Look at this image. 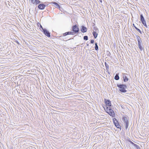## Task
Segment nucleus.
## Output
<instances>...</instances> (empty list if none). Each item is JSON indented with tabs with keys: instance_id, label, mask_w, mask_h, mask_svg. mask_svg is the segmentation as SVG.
Wrapping results in <instances>:
<instances>
[{
	"instance_id": "nucleus-1",
	"label": "nucleus",
	"mask_w": 149,
	"mask_h": 149,
	"mask_svg": "<svg viewBox=\"0 0 149 149\" xmlns=\"http://www.w3.org/2000/svg\"><path fill=\"white\" fill-rule=\"evenodd\" d=\"M122 120L125 123V129L126 130H127L129 125V117L127 115H124L122 117Z\"/></svg>"
},
{
	"instance_id": "nucleus-2",
	"label": "nucleus",
	"mask_w": 149,
	"mask_h": 149,
	"mask_svg": "<svg viewBox=\"0 0 149 149\" xmlns=\"http://www.w3.org/2000/svg\"><path fill=\"white\" fill-rule=\"evenodd\" d=\"M113 121L115 126L117 128L121 130V127L117 119L115 118H113Z\"/></svg>"
},
{
	"instance_id": "nucleus-3",
	"label": "nucleus",
	"mask_w": 149,
	"mask_h": 149,
	"mask_svg": "<svg viewBox=\"0 0 149 149\" xmlns=\"http://www.w3.org/2000/svg\"><path fill=\"white\" fill-rule=\"evenodd\" d=\"M118 86L120 88L119 90L122 92L125 93L126 90L125 89L126 88V86L124 85H118Z\"/></svg>"
},
{
	"instance_id": "nucleus-4",
	"label": "nucleus",
	"mask_w": 149,
	"mask_h": 149,
	"mask_svg": "<svg viewBox=\"0 0 149 149\" xmlns=\"http://www.w3.org/2000/svg\"><path fill=\"white\" fill-rule=\"evenodd\" d=\"M141 19L140 20L141 21L143 24L146 27L147 25L146 24V22L145 21L144 18L142 14L140 15Z\"/></svg>"
},
{
	"instance_id": "nucleus-5",
	"label": "nucleus",
	"mask_w": 149,
	"mask_h": 149,
	"mask_svg": "<svg viewBox=\"0 0 149 149\" xmlns=\"http://www.w3.org/2000/svg\"><path fill=\"white\" fill-rule=\"evenodd\" d=\"M72 30L76 33L79 32V29L76 25H75L72 27Z\"/></svg>"
},
{
	"instance_id": "nucleus-6",
	"label": "nucleus",
	"mask_w": 149,
	"mask_h": 149,
	"mask_svg": "<svg viewBox=\"0 0 149 149\" xmlns=\"http://www.w3.org/2000/svg\"><path fill=\"white\" fill-rule=\"evenodd\" d=\"M43 31L44 33L46 36L48 37H50V33L46 29H43Z\"/></svg>"
},
{
	"instance_id": "nucleus-7",
	"label": "nucleus",
	"mask_w": 149,
	"mask_h": 149,
	"mask_svg": "<svg viewBox=\"0 0 149 149\" xmlns=\"http://www.w3.org/2000/svg\"><path fill=\"white\" fill-rule=\"evenodd\" d=\"M106 104V105L107 106H111V102L109 100H108L106 99L104 100Z\"/></svg>"
},
{
	"instance_id": "nucleus-8",
	"label": "nucleus",
	"mask_w": 149,
	"mask_h": 149,
	"mask_svg": "<svg viewBox=\"0 0 149 149\" xmlns=\"http://www.w3.org/2000/svg\"><path fill=\"white\" fill-rule=\"evenodd\" d=\"M98 32V30H93V35L94 37L95 38H96L97 36V33Z\"/></svg>"
},
{
	"instance_id": "nucleus-9",
	"label": "nucleus",
	"mask_w": 149,
	"mask_h": 149,
	"mask_svg": "<svg viewBox=\"0 0 149 149\" xmlns=\"http://www.w3.org/2000/svg\"><path fill=\"white\" fill-rule=\"evenodd\" d=\"M110 106H108L107 107H106V109L105 108H104L106 112H108V111H109V112H112V110L111 109Z\"/></svg>"
},
{
	"instance_id": "nucleus-10",
	"label": "nucleus",
	"mask_w": 149,
	"mask_h": 149,
	"mask_svg": "<svg viewBox=\"0 0 149 149\" xmlns=\"http://www.w3.org/2000/svg\"><path fill=\"white\" fill-rule=\"evenodd\" d=\"M45 6L43 4H41L39 5L38 8L41 10H42L45 8Z\"/></svg>"
},
{
	"instance_id": "nucleus-11",
	"label": "nucleus",
	"mask_w": 149,
	"mask_h": 149,
	"mask_svg": "<svg viewBox=\"0 0 149 149\" xmlns=\"http://www.w3.org/2000/svg\"><path fill=\"white\" fill-rule=\"evenodd\" d=\"M136 38L138 41V45H141V38L139 36H136Z\"/></svg>"
},
{
	"instance_id": "nucleus-12",
	"label": "nucleus",
	"mask_w": 149,
	"mask_h": 149,
	"mask_svg": "<svg viewBox=\"0 0 149 149\" xmlns=\"http://www.w3.org/2000/svg\"><path fill=\"white\" fill-rule=\"evenodd\" d=\"M110 116H112V117H115L116 116L115 113V112H107Z\"/></svg>"
},
{
	"instance_id": "nucleus-13",
	"label": "nucleus",
	"mask_w": 149,
	"mask_h": 149,
	"mask_svg": "<svg viewBox=\"0 0 149 149\" xmlns=\"http://www.w3.org/2000/svg\"><path fill=\"white\" fill-rule=\"evenodd\" d=\"M87 31V29L86 27H85L84 26H82V29L81 30V31L83 32H86Z\"/></svg>"
},
{
	"instance_id": "nucleus-14",
	"label": "nucleus",
	"mask_w": 149,
	"mask_h": 149,
	"mask_svg": "<svg viewBox=\"0 0 149 149\" xmlns=\"http://www.w3.org/2000/svg\"><path fill=\"white\" fill-rule=\"evenodd\" d=\"M125 74H123V78L124 81L126 82L128 80V78L125 76Z\"/></svg>"
},
{
	"instance_id": "nucleus-15",
	"label": "nucleus",
	"mask_w": 149,
	"mask_h": 149,
	"mask_svg": "<svg viewBox=\"0 0 149 149\" xmlns=\"http://www.w3.org/2000/svg\"><path fill=\"white\" fill-rule=\"evenodd\" d=\"M72 32H66L64 33L63 34L64 35L66 36L68 35H70V34H73L72 33Z\"/></svg>"
},
{
	"instance_id": "nucleus-16",
	"label": "nucleus",
	"mask_w": 149,
	"mask_h": 149,
	"mask_svg": "<svg viewBox=\"0 0 149 149\" xmlns=\"http://www.w3.org/2000/svg\"><path fill=\"white\" fill-rule=\"evenodd\" d=\"M134 147L136 149H141V148L138 145L136 144Z\"/></svg>"
},
{
	"instance_id": "nucleus-17",
	"label": "nucleus",
	"mask_w": 149,
	"mask_h": 149,
	"mask_svg": "<svg viewBox=\"0 0 149 149\" xmlns=\"http://www.w3.org/2000/svg\"><path fill=\"white\" fill-rule=\"evenodd\" d=\"M115 79L116 80H118L119 79V76L117 74H116L115 77Z\"/></svg>"
},
{
	"instance_id": "nucleus-18",
	"label": "nucleus",
	"mask_w": 149,
	"mask_h": 149,
	"mask_svg": "<svg viewBox=\"0 0 149 149\" xmlns=\"http://www.w3.org/2000/svg\"><path fill=\"white\" fill-rule=\"evenodd\" d=\"M95 49L96 50H97L98 49V46H97V43H96L95 44Z\"/></svg>"
},
{
	"instance_id": "nucleus-19",
	"label": "nucleus",
	"mask_w": 149,
	"mask_h": 149,
	"mask_svg": "<svg viewBox=\"0 0 149 149\" xmlns=\"http://www.w3.org/2000/svg\"><path fill=\"white\" fill-rule=\"evenodd\" d=\"M40 3V1H39V0H36V2L35 3V4L36 5H37V4Z\"/></svg>"
},
{
	"instance_id": "nucleus-20",
	"label": "nucleus",
	"mask_w": 149,
	"mask_h": 149,
	"mask_svg": "<svg viewBox=\"0 0 149 149\" xmlns=\"http://www.w3.org/2000/svg\"><path fill=\"white\" fill-rule=\"evenodd\" d=\"M36 0H31V2L33 4H35Z\"/></svg>"
},
{
	"instance_id": "nucleus-21",
	"label": "nucleus",
	"mask_w": 149,
	"mask_h": 149,
	"mask_svg": "<svg viewBox=\"0 0 149 149\" xmlns=\"http://www.w3.org/2000/svg\"><path fill=\"white\" fill-rule=\"evenodd\" d=\"M139 49H140L141 51L142 50V47L141 45H139Z\"/></svg>"
},
{
	"instance_id": "nucleus-22",
	"label": "nucleus",
	"mask_w": 149,
	"mask_h": 149,
	"mask_svg": "<svg viewBox=\"0 0 149 149\" xmlns=\"http://www.w3.org/2000/svg\"><path fill=\"white\" fill-rule=\"evenodd\" d=\"M84 40H87L88 39V36H85L84 37Z\"/></svg>"
},
{
	"instance_id": "nucleus-23",
	"label": "nucleus",
	"mask_w": 149,
	"mask_h": 149,
	"mask_svg": "<svg viewBox=\"0 0 149 149\" xmlns=\"http://www.w3.org/2000/svg\"><path fill=\"white\" fill-rule=\"evenodd\" d=\"M53 3H54V5H56V7H59V6L56 3L54 2Z\"/></svg>"
},
{
	"instance_id": "nucleus-24",
	"label": "nucleus",
	"mask_w": 149,
	"mask_h": 149,
	"mask_svg": "<svg viewBox=\"0 0 149 149\" xmlns=\"http://www.w3.org/2000/svg\"><path fill=\"white\" fill-rule=\"evenodd\" d=\"M132 145H133L134 146H135V145H136V144L134 143L132 141L130 143Z\"/></svg>"
},
{
	"instance_id": "nucleus-25",
	"label": "nucleus",
	"mask_w": 149,
	"mask_h": 149,
	"mask_svg": "<svg viewBox=\"0 0 149 149\" xmlns=\"http://www.w3.org/2000/svg\"><path fill=\"white\" fill-rule=\"evenodd\" d=\"M132 145H133L134 146H135V145H136V144L134 143L132 141L130 143Z\"/></svg>"
},
{
	"instance_id": "nucleus-26",
	"label": "nucleus",
	"mask_w": 149,
	"mask_h": 149,
	"mask_svg": "<svg viewBox=\"0 0 149 149\" xmlns=\"http://www.w3.org/2000/svg\"><path fill=\"white\" fill-rule=\"evenodd\" d=\"M135 28L140 33H141V31H140V29H138L136 27H135Z\"/></svg>"
},
{
	"instance_id": "nucleus-27",
	"label": "nucleus",
	"mask_w": 149,
	"mask_h": 149,
	"mask_svg": "<svg viewBox=\"0 0 149 149\" xmlns=\"http://www.w3.org/2000/svg\"><path fill=\"white\" fill-rule=\"evenodd\" d=\"M98 30V29L95 26L93 28V30Z\"/></svg>"
},
{
	"instance_id": "nucleus-28",
	"label": "nucleus",
	"mask_w": 149,
	"mask_h": 149,
	"mask_svg": "<svg viewBox=\"0 0 149 149\" xmlns=\"http://www.w3.org/2000/svg\"><path fill=\"white\" fill-rule=\"evenodd\" d=\"M0 115L2 117H3L4 116V114L2 113H2H1L0 114Z\"/></svg>"
},
{
	"instance_id": "nucleus-29",
	"label": "nucleus",
	"mask_w": 149,
	"mask_h": 149,
	"mask_svg": "<svg viewBox=\"0 0 149 149\" xmlns=\"http://www.w3.org/2000/svg\"><path fill=\"white\" fill-rule=\"evenodd\" d=\"M91 43H93L94 42V40H91Z\"/></svg>"
},
{
	"instance_id": "nucleus-30",
	"label": "nucleus",
	"mask_w": 149,
	"mask_h": 149,
	"mask_svg": "<svg viewBox=\"0 0 149 149\" xmlns=\"http://www.w3.org/2000/svg\"><path fill=\"white\" fill-rule=\"evenodd\" d=\"M128 141L130 142V143L131 141H132L131 140H130V139H129V140H128Z\"/></svg>"
},
{
	"instance_id": "nucleus-31",
	"label": "nucleus",
	"mask_w": 149,
	"mask_h": 149,
	"mask_svg": "<svg viewBox=\"0 0 149 149\" xmlns=\"http://www.w3.org/2000/svg\"><path fill=\"white\" fill-rule=\"evenodd\" d=\"M133 25L134 26L135 28V27H136L135 26V25H134V24H133Z\"/></svg>"
},
{
	"instance_id": "nucleus-32",
	"label": "nucleus",
	"mask_w": 149,
	"mask_h": 149,
	"mask_svg": "<svg viewBox=\"0 0 149 149\" xmlns=\"http://www.w3.org/2000/svg\"><path fill=\"white\" fill-rule=\"evenodd\" d=\"M41 28H42V29H43V28H42V26H41Z\"/></svg>"
}]
</instances>
